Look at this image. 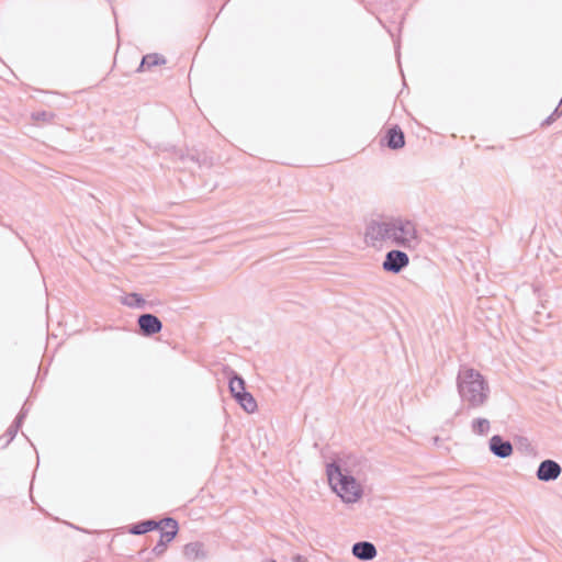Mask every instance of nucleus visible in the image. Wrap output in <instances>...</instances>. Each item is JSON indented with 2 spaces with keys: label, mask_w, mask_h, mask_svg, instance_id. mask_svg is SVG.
Listing matches in <instances>:
<instances>
[{
  "label": "nucleus",
  "mask_w": 562,
  "mask_h": 562,
  "mask_svg": "<svg viewBox=\"0 0 562 562\" xmlns=\"http://www.w3.org/2000/svg\"><path fill=\"white\" fill-rule=\"evenodd\" d=\"M366 238L372 246L386 245L404 249H414L420 240L417 224L403 216L371 222Z\"/></svg>",
  "instance_id": "1"
},
{
  "label": "nucleus",
  "mask_w": 562,
  "mask_h": 562,
  "mask_svg": "<svg viewBox=\"0 0 562 562\" xmlns=\"http://www.w3.org/2000/svg\"><path fill=\"white\" fill-rule=\"evenodd\" d=\"M456 383L461 403L467 409H479L487 404L491 389L480 371L467 364L460 366Z\"/></svg>",
  "instance_id": "2"
},
{
  "label": "nucleus",
  "mask_w": 562,
  "mask_h": 562,
  "mask_svg": "<svg viewBox=\"0 0 562 562\" xmlns=\"http://www.w3.org/2000/svg\"><path fill=\"white\" fill-rule=\"evenodd\" d=\"M326 474L333 491L344 503L353 504L363 494L361 484L351 474L342 459L334 460L326 465Z\"/></svg>",
  "instance_id": "3"
},
{
  "label": "nucleus",
  "mask_w": 562,
  "mask_h": 562,
  "mask_svg": "<svg viewBox=\"0 0 562 562\" xmlns=\"http://www.w3.org/2000/svg\"><path fill=\"white\" fill-rule=\"evenodd\" d=\"M160 524H162L159 528L160 539L153 549L156 555H161L166 551L167 544L175 539L178 532V522L175 519L165 518L160 520Z\"/></svg>",
  "instance_id": "4"
},
{
  "label": "nucleus",
  "mask_w": 562,
  "mask_h": 562,
  "mask_svg": "<svg viewBox=\"0 0 562 562\" xmlns=\"http://www.w3.org/2000/svg\"><path fill=\"white\" fill-rule=\"evenodd\" d=\"M409 265V257L406 252L400 249H392L386 252L382 268L386 272L394 274L400 273Z\"/></svg>",
  "instance_id": "5"
},
{
  "label": "nucleus",
  "mask_w": 562,
  "mask_h": 562,
  "mask_svg": "<svg viewBox=\"0 0 562 562\" xmlns=\"http://www.w3.org/2000/svg\"><path fill=\"white\" fill-rule=\"evenodd\" d=\"M562 472L561 465L554 460H543L540 462L536 475L541 482H550L557 480Z\"/></svg>",
  "instance_id": "6"
},
{
  "label": "nucleus",
  "mask_w": 562,
  "mask_h": 562,
  "mask_svg": "<svg viewBox=\"0 0 562 562\" xmlns=\"http://www.w3.org/2000/svg\"><path fill=\"white\" fill-rule=\"evenodd\" d=\"M138 326L145 336L159 333L162 328L160 319L153 314H143L138 317Z\"/></svg>",
  "instance_id": "7"
},
{
  "label": "nucleus",
  "mask_w": 562,
  "mask_h": 562,
  "mask_svg": "<svg viewBox=\"0 0 562 562\" xmlns=\"http://www.w3.org/2000/svg\"><path fill=\"white\" fill-rule=\"evenodd\" d=\"M490 450L494 456L505 459L513 453V446L510 441L495 435L490 439Z\"/></svg>",
  "instance_id": "8"
},
{
  "label": "nucleus",
  "mask_w": 562,
  "mask_h": 562,
  "mask_svg": "<svg viewBox=\"0 0 562 562\" xmlns=\"http://www.w3.org/2000/svg\"><path fill=\"white\" fill-rule=\"evenodd\" d=\"M376 548L369 541H360L352 546V554L362 561H371L376 557Z\"/></svg>",
  "instance_id": "9"
},
{
  "label": "nucleus",
  "mask_w": 562,
  "mask_h": 562,
  "mask_svg": "<svg viewBox=\"0 0 562 562\" xmlns=\"http://www.w3.org/2000/svg\"><path fill=\"white\" fill-rule=\"evenodd\" d=\"M183 555L189 561L202 560L206 557L204 546L201 542H190L184 546Z\"/></svg>",
  "instance_id": "10"
},
{
  "label": "nucleus",
  "mask_w": 562,
  "mask_h": 562,
  "mask_svg": "<svg viewBox=\"0 0 562 562\" xmlns=\"http://www.w3.org/2000/svg\"><path fill=\"white\" fill-rule=\"evenodd\" d=\"M386 144L391 149H400L405 145L404 134L401 128L395 126L387 131Z\"/></svg>",
  "instance_id": "11"
},
{
  "label": "nucleus",
  "mask_w": 562,
  "mask_h": 562,
  "mask_svg": "<svg viewBox=\"0 0 562 562\" xmlns=\"http://www.w3.org/2000/svg\"><path fill=\"white\" fill-rule=\"evenodd\" d=\"M166 64V58L162 55L153 53L147 54L143 57L139 67L137 68L138 72L149 70L154 66H160Z\"/></svg>",
  "instance_id": "12"
},
{
  "label": "nucleus",
  "mask_w": 562,
  "mask_h": 562,
  "mask_svg": "<svg viewBox=\"0 0 562 562\" xmlns=\"http://www.w3.org/2000/svg\"><path fill=\"white\" fill-rule=\"evenodd\" d=\"M162 526V524L157 522L153 519H149V520H145V521H140L136 525H134L132 528H131V533L133 535H144L148 531H151L154 529H159L160 527Z\"/></svg>",
  "instance_id": "13"
},
{
  "label": "nucleus",
  "mask_w": 562,
  "mask_h": 562,
  "mask_svg": "<svg viewBox=\"0 0 562 562\" xmlns=\"http://www.w3.org/2000/svg\"><path fill=\"white\" fill-rule=\"evenodd\" d=\"M237 403L247 412V413H254L257 409V402L254 398V396L245 391L240 395H238L236 398Z\"/></svg>",
  "instance_id": "14"
},
{
  "label": "nucleus",
  "mask_w": 562,
  "mask_h": 562,
  "mask_svg": "<svg viewBox=\"0 0 562 562\" xmlns=\"http://www.w3.org/2000/svg\"><path fill=\"white\" fill-rule=\"evenodd\" d=\"M491 428L490 420L486 418H474L471 423V430L479 436L487 435Z\"/></svg>",
  "instance_id": "15"
},
{
  "label": "nucleus",
  "mask_w": 562,
  "mask_h": 562,
  "mask_svg": "<svg viewBox=\"0 0 562 562\" xmlns=\"http://www.w3.org/2000/svg\"><path fill=\"white\" fill-rule=\"evenodd\" d=\"M229 391L234 398H236L238 395H240L243 392H245V381L243 378H240L237 374H234L229 379Z\"/></svg>",
  "instance_id": "16"
},
{
  "label": "nucleus",
  "mask_w": 562,
  "mask_h": 562,
  "mask_svg": "<svg viewBox=\"0 0 562 562\" xmlns=\"http://www.w3.org/2000/svg\"><path fill=\"white\" fill-rule=\"evenodd\" d=\"M122 303L133 308H144L146 306V301L137 293H130L125 295Z\"/></svg>",
  "instance_id": "17"
},
{
  "label": "nucleus",
  "mask_w": 562,
  "mask_h": 562,
  "mask_svg": "<svg viewBox=\"0 0 562 562\" xmlns=\"http://www.w3.org/2000/svg\"><path fill=\"white\" fill-rule=\"evenodd\" d=\"M562 115V98L555 110L544 120L543 125H550Z\"/></svg>",
  "instance_id": "18"
},
{
  "label": "nucleus",
  "mask_w": 562,
  "mask_h": 562,
  "mask_svg": "<svg viewBox=\"0 0 562 562\" xmlns=\"http://www.w3.org/2000/svg\"><path fill=\"white\" fill-rule=\"evenodd\" d=\"M21 425L18 424V423H13L7 430L5 432V436L8 437L7 441H5V445H8L9 442H11L14 437L16 436L19 429H20Z\"/></svg>",
  "instance_id": "19"
},
{
  "label": "nucleus",
  "mask_w": 562,
  "mask_h": 562,
  "mask_svg": "<svg viewBox=\"0 0 562 562\" xmlns=\"http://www.w3.org/2000/svg\"><path fill=\"white\" fill-rule=\"evenodd\" d=\"M33 119L35 121H45V122H48L53 119L54 114L50 113V112H46V111H42V112H36V113H33Z\"/></svg>",
  "instance_id": "20"
},
{
  "label": "nucleus",
  "mask_w": 562,
  "mask_h": 562,
  "mask_svg": "<svg viewBox=\"0 0 562 562\" xmlns=\"http://www.w3.org/2000/svg\"><path fill=\"white\" fill-rule=\"evenodd\" d=\"M27 413H29V409L25 406H23L14 422L20 424V425H22V423H23L24 418L26 417Z\"/></svg>",
  "instance_id": "21"
}]
</instances>
